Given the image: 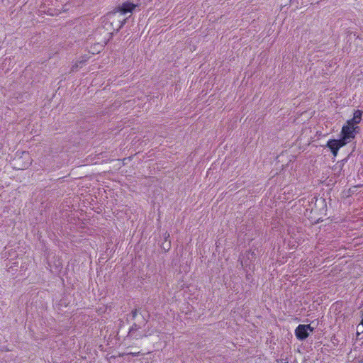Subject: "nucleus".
<instances>
[{
  "mask_svg": "<svg viewBox=\"0 0 363 363\" xmlns=\"http://www.w3.org/2000/svg\"><path fill=\"white\" fill-rule=\"evenodd\" d=\"M363 111L356 110L353 117L346 121L340 131V139L346 143V145L354 139L359 127L357 125L361 122Z\"/></svg>",
  "mask_w": 363,
  "mask_h": 363,
  "instance_id": "nucleus-1",
  "label": "nucleus"
},
{
  "mask_svg": "<svg viewBox=\"0 0 363 363\" xmlns=\"http://www.w3.org/2000/svg\"><path fill=\"white\" fill-rule=\"evenodd\" d=\"M126 23V18H121V16L116 11H112L107 13L106 16L105 25H109L113 31L118 32Z\"/></svg>",
  "mask_w": 363,
  "mask_h": 363,
  "instance_id": "nucleus-2",
  "label": "nucleus"
},
{
  "mask_svg": "<svg viewBox=\"0 0 363 363\" xmlns=\"http://www.w3.org/2000/svg\"><path fill=\"white\" fill-rule=\"evenodd\" d=\"M32 161L33 160L29 153L23 152L20 157L15 160V167L18 169H27L32 164Z\"/></svg>",
  "mask_w": 363,
  "mask_h": 363,
  "instance_id": "nucleus-3",
  "label": "nucleus"
},
{
  "mask_svg": "<svg viewBox=\"0 0 363 363\" xmlns=\"http://www.w3.org/2000/svg\"><path fill=\"white\" fill-rule=\"evenodd\" d=\"M345 145H346V143L340 138L338 140L330 139L327 142L325 146L329 148V150L332 152L333 155L334 157H336L337 155L339 150Z\"/></svg>",
  "mask_w": 363,
  "mask_h": 363,
  "instance_id": "nucleus-4",
  "label": "nucleus"
},
{
  "mask_svg": "<svg viewBox=\"0 0 363 363\" xmlns=\"http://www.w3.org/2000/svg\"><path fill=\"white\" fill-rule=\"evenodd\" d=\"M137 6L138 4H135L130 1H125L116 7L113 10L117 11V13L121 16L122 15H125L128 13H132Z\"/></svg>",
  "mask_w": 363,
  "mask_h": 363,
  "instance_id": "nucleus-5",
  "label": "nucleus"
},
{
  "mask_svg": "<svg viewBox=\"0 0 363 363\" xmlns=\"http://www.w3.org/2000/svg\"><path fill=\"white\" fill-rule=\"evenodd\" d=\"M296 338L299 340H304L309 336V333L306 331L303 324L298 325L294 331Z\"/></svg>",
  "mask_w": 363,
  "mask_h": 363,
  "instance_id": "nucleus-6",
  "label": "nucleus"
},
{
  "mask_svg": "<svg viewBox=\"0 0 363 363\" xmlns=\"http://www.w3.org/2000/svg\"><path fill=\"white\" fill-rule=\"evenodd\" d=\"M136 330H137V325H133L129 330L130 335L136 339L142 338L143 337V335H140L139 337H138V335H135V332ZM144 336L146 337V336H147V335H144Z\"/></svg>",
  "mask_w": 363,
  "mask_h": 363,
  "instance_id": "nucleus-7",
  "label": "nucleus"
},
{
  "mask_svg": "<svg viewBox=\"0 0 363 363\" xmlns=\"http://www.w3.org/2000/svg\"><path fill=\"white\" fill-rule=\"evenodd\" d=\"M303 327H305V329L306 330L307 332H308L309 333H312L313 332L314 330V328L312 327L310 324H308V325H303Z\"/></svg>",
  "mask_w": 363,
  "mask_h": 363,
  "instance_id": "nucleus-8",
  "label": "nucleus"
},
{
  "mask_svg": "<svg viewBox=\"0 0 363 363\" xmlns=\"http://www.w3.org/2000/svg\"><path fill=\"white\" fill-rule=\"evenodd\" d=\"M77 67H78V65H73V66H72V71H74L75 69H77Z\"/></svg>",
  "mask_w": 363,
  "mask_h": 363,
  "instance_id": "nucleus-9",
  "label": "nucleus"
},
{
  "mask_svg": "<svg viewBox=\"0 0 363 363\" xmlns=\"http://www.w3.org/2000/svg\"><path fill=\"white\" fill-rule=\"evenodd\" d=\"M130 354H131L133 356H138V354H139V352H138V353H135H135H130Z\"/></svg>",
  "mask_w": 363,
  "mask_h": 363,
  "instance_id": "nucleus-10",
  "label": "nucleus"
},
{
  "mask_svg": "<svg viewBox=\"0 0 363 363\" xmlns=\"http://www.w3.org/2000/svg\"><path fill=\"white\" fill-rule=\"evenodd\" d=\"M86 60H84L83 61H80L79 63L84 62Z\"/></svg>",
  "mask_w": 363,
  "mask_h": 363,
  "instance_id": "nucleus-11",
  "label": "nucleus"
}]
</instances>
